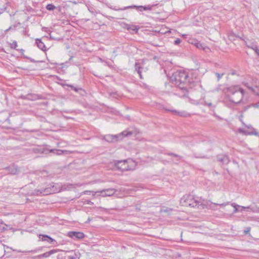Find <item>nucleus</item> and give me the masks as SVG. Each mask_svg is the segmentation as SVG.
<instances>
[{
  "label": "nucleus",
  "instance_id": "1",
  "mask_svg": "<svg viewBox=\"0 0 259 259\" xmlns=\"http://www.w3.org/2000/svg\"><path fill=\"white\" fill-rule=\"evenodd\" d=\"M180 203L185 206L197 207L198 208H204L203 200L198 197H195L192 195H186L181 199Z\"/></svg>",
  "mask_w": 259,
  "mask_h": 259
},
{
  "label": "nucleus",
  "instance_id": "2",
  "mask_svg": "<svg viewBox=\"0 0 259 259\" xmlns=\"http://www.w3.org/2000/svg\"><path fill=\"white\" fill-rule=\"evenodd\" d=\"M228 99L231 102L237 104L239 103L243 98V90L238 86H233L228 89Z\"/></svg>",
  "mask_w": 259,
  "mask_h": 259
},
{
  "label": "nucleus",
  "instance_id": "3",
  "mask_svg": "<svg viewBox=\"0 0 259 259\" xmlns=\"http://www.w3.org/2000/svg\"><path fill=\"white\" fill-rule=\"evenodd\" d=\"M60 185L58 184L51 183L45 187H42L35 190L31 193L32 195H45L55 193L60 191Z\"/></svg>",
  "mask_w": 259,
  "mask_h": 259
},
{
  "label": "nucleus",
  "instance_id": "4",
  "mask_svg": "<svg viewBox=\"0 0 259 259\" xmlns=\"http://www.w3.org/2000/svg\"><path fill=\"white\" fill-rule=\"evenodd\" d=\"M243 84L251 92L259 95V82L256 79L249 77L244 81ZM255 106L259 107V103L256 104Z\"/></svg>",
  "mask_w": 259,
  "mask_h": 259
},
{
  "label": "nucleus",
  "instance_id": "5",
  "mask_svg": "<svg viewBox=\"0 0 259 259\" xmlns=\"http://www.w3.org/2000/svg\"><path fill=\"white\" fill-rule=\"evenodd\" d=\"M117 168L121 171L132 170L135 169L136 164L132 160H121L115 163Z\"/></svg>",
  "mask_w": 259,
  "mask_h": 259
},
{
  "label": "nucleus",
  "instance_id": "6",
  "mask_svg": "<svg viewBox=\"0 0 259 259\" xmlns=\"http://www.w3.org/2000/svg\"><path fill=\"white\" fill-rule=\"evenodd\" d=\"M132 133L126 131H123L121 133L116 135H107L105 137L104 139L108 142H114L118 140H122L124 137H127L131 135Z\"/></svg>",
  "mask_w": 259,
  "mask_h": 259
},
{
  "label": "nucleus",
  "instance_id": "7",
  "mask_svg": "<svg viewBox=\"0 0 259 259\" xmlns=\"http://www.w3.org/2000/svg\"><path fill=\"white\" fill-rule=\"evenodd\" d=\"M38 152H40L41 153L47 154L48 152H51L56 155H61L63 153H67L68 151L66 150H62L60 149H48L45 147H39L36 149Z\"/></svg>",
  "mask_w": 259,
  "mask_h": 259
},
{
  "label": "nucleus",
  "instance_id": "8",
  "mask_svg": "<svg viewBox=\"0 0 259 259\" xmlns=\"http://www.w3.org/2000/svg\"><path fill=\"white\" fill-rule=\"evenodd\" d=\"M238 131L239 133L244 135H258V133L255 132V129L250 125H245L244 127L239 128Z\"/></svg>",
  "mask_w": 259,
  "mask_h": 259
},
{
  "label": "nucleus",
  "instance_id": "9",
  "mask_svg": "<svg viewBox=\"0 0 259 259\" xmlns=\"http://www.w3.org/2000/svg\"><path fill=\"white\" fill-rule=\"evenodd\" d=\"M116 190L113 188H109L99 191L100 194L98 195L102 197L111 196L116 192Z\"/></svg>",
  "mask_w": 259,
  "mask_h": 259
},
{
  "label": "nucleus",
  "instance_id": "10",
  "mask_svg": "<svg viewBox=\"0 0 259 259\" xmlns=\"http://www.w3.org/2000/svg\"><path fill=\"white\" fill-rule=\"evenodd\" d=\"M67 236L73 239H81L84 238V235L81 232L70 231L68 232Z\"/></svg>",
  "mask_w": 259,
  "mask_h": 259
},
{
  "label": "nucleus",
  "instance_id": "11",
  "mask_svg": "<svg viewBox=\"0 0 259 259\" xmlns=\"http://www.w3.org/2000/svg\"><path fill=\"white\" fill-rule=\"evenodd\" d=\"M176 74V79L179 80L181 82H186L188 77V74L185 71H179Z\"/></svg>",
  "mask_w": 259,
  "mask_h": 259
},
{
  "label": "nucleus",
  "instance_id": "12",
  "mask_svg": "<svg viewBox=\"0 0 259 259\" xmlns=\"http://www.w3.org/2000/svg\"><path fill=\"white\" fill-rule=\"evenodd\" d=\"M203 204L204 208L207 207L212 210H217V206L219 205L218 203H212L210 201H206L205 202L204 200H203Z\"/></svg>",
  "mask_w": 259,
  "mask_h": 259
},
{
  "label": "nucleus",
  "instance_id": "13",
  "mask_svg": "<svg viewBox=\"0 0 259 259\" xmlns=\"http://www.w3.org/2000/svg\"><path fill=\"white\" fill-rule=\"evenodd\" d=\"M8 230H13V228L10 225H7L0 219V232H4Z\"/></svg>",
  "mask_w": 259,
  "mask_h": 259
},
{
  "label": "nucleus",
  "instance_id": "14",
  "mask_svg": "<svg viewBox=\"0 0 259 259\" xmlns=\"http://www.w3.org/2000/svg\"><path fill=\"white\" fill-rule=\"evenodd\" d=\"M57 252L56 250H51L48 252H46L43 254L38 255L36 256H34V258H40L41 257H48L50 256L53 253H55Z\"/></svg>",
  "mask_w": 259,
  "mask_h": 259
},
{
  "label": "nucleus",
  "instance_id": "15",
  "mask_svg": "<svg viewBox=\"0 0 259 259\" xmlns=\"http://www.w3.org/2000/svg\"><path fill=\"white\" fill-rule=\"evenodd\" d=\"M171 112L174 113L175 114L178 115L182 117H187L190 116V114L188 112H186L185 111H178L176 110H172L171 111Z\"/></svg>",
  "mask_w": 259,
  "mask_h": 259
},
{
  "label": "nucleus",
  "instance_id": "16",
  "mask_svg": "<svg viewBox=\"0 0 259 259\" xmlns=\"http://www.w3.org/2000/svg\"><path fill=\"white\" fill-rule=\"evenodd\" d=\"M36 44L38 48L41 50L46 51V46L44 45V42L41 41V39L37 38L35 40Z\"/></svg>",
  "mask_w": 259,
  "mask_h": 259
},
{
  "label": "nucleus",
  "instance_id": "17",
  "mask_svg": "<svg viewBox=\"0 0 259 259\" xmlns=\"http://www.w3.org/2000/svg\"><path fill=\"white\" fill-rule=\"evenodd\" d=\"M231 206L234 207V210L233 212L234 213H237V212L239 211V208H241L242 209H245V207L240 206L235 203H231Z\"/></svg>",
  "mask_w": 259,
  "mask_h": 259
},
{
  "label": "nucleus",
  "instance_id": "18",
  "mask_svg": "<svg viewBox=\"0 0 259 259\" xmlns=\"http://www.w3.org/2000/svg\"><path fill=\"white\" fill-rule=\"evenodd\" d=\"M191 43L195 45L197 48L203 49H204L203 48L202 44L196 39L192 40Z\"/></svg>",
  "mask_w": 259,
  "mask_h": 259
},
{
  "label": "nucleus",
  "instance_id": "19",
  "mask_svg": "<svg viewBox=\"0 0 259 259\" xmlns=\"http://www.w3.org/2000/svg\"><path fill=\"white\" fill-rule=\"evenodd\" d=\"M247 47L252 49L256 55L259 56V48L256 45H252L251 46H247Z\"/></svg>",
  "mask_w": 259,
  "mask_h": 259
},
{
  "label": "nucleus",
  "instance_id": "20",
  "mask_svg": "<svg viewBox=\"0 0 259 259\" xmlns=\"http://www.w3.org/2000/svg\"><path fill=\"white\" fill-rule=\"evenodd\" d=\"M42 238H41L42 241H47V239H46V238H47L49 239V240H47V241L51 243H52L54 241H55L54 239H53V238H52L51 237H50V236H49L48 235H42Z\"/></svg>",
  "mask_w": 259,
  "mask_h": 259
},
{
  "label": "nucleus",
  "instance_id": "21",
  "mask_svg": "<svg viewBox=\"0 0 259 259\" xmlns=\"http://www.w3.org/2000/svg\"><path fill=\"white\" fill-rule=\"evenodd\" d=\"M136 7H137L136 6L133 5V6L124 7L123 8H119V9L113 8V10H114L115 11H123V10H126V9H132V8H136Z\"/></svg>",
  "mask_w": 259,
  "mask_h": 259
},
{
  "label": "nucleus",
  "instance_id": "22",
  "mask_svg": "<svg viewBox=\"0 0 259 259\" xmlns=\"http://www.w3.org/2000/svg\"><path fill=\"white\" fill-rule=\"evenodd\" d=\"M245 209H249L250 211H251L253 212H259V208L257 207H250V206H247L245 207Z\"/></svg>",
  "mask_w": 259,
  "mask_h": 259
},
{
  "label": "nucleus",
  "instance_id": "23",
  "mask_svg": "<svg viewBox=\"0 0 259 259\" xmlns=\"http://www.w3.org/2000/svg\"><path fill=\"white\" fill-rule=\"evenodd\" d=\"M136 70H137L140 77L142 78V73L143 72V70H144V68L141 66H139L138 68H136Z\"/></svg>",
  "mask_w": 259,
  "mask_h": 259
},
{
  "label": "nucleus",
  "instance_id": "24",
  "mask_svg": "<svg viewBox=\"0 0 259 259\" xmlns=\"http://www.w3.org/2000/svg\"><path fill=\"white\" fill-rule=\"evenodd\" d=\"M8 169L10 171V173L11 174L14 175L17 172V169L13 166L8 167Z\"/></svg>",
  "mask_w": 259,
  "mask_h": 259
},
{
  "label": "nucleus",
  "instance_id": "25",
  "mask_svg": "<svg viewBox=\"0 0 259 259\" xmlns=\"http://www.w3.org/2000/svg\"><path fill=\"white\" fill-rule=\"evenodd\" d=\"M56 8V7L53 4H48L46 6V9L49 11H53Z\"/></svg>",
  "mask_w": 259,
  "mask_h": 259
},
{
  "label": "nucleus",
  "instance_id": "26",
  "mask_svg": "<svg viewBox=\"0 0 259 259\" xmlns=\"http://www.w3.org/2000/svg\"><path fill=\"white\" fill-rule=\"evenodd\" d=\"M219 160L223 163H228L229 161L228 157L226 156H224L222 158L219 159Z\"/></svg>",
  "mask_w": 259,
  "mask_h": 259
},
{
  "label": "nucleus",
  "instance_id": "27",
  "mask_svg": "<svg viewBox=\"0 0 259 259\" xmlns=\"http://www.w3.org/2000/svg\"><path fill=\"white\" fill-rule=\"evenodd\" d=\"M139 8H142L145 11L146 10H151L152 7L150 6H139Z\"/></svg>",
  "mask_w": 259,
  "mask_h": 259
},
{
  "label": "nucleus",
  "instance_id": "28",
  "mask_svg": "<svg viewBox=\"0 0 259 259\" xmlns=\"http://www.w3.org/2000/svg\"><path fill=\"white\" fill-rule=\"evenodd\" d=\"M11 47L12 48L16 49L17 47V43L16 41H13V42L11 44Z\"/></svg>",
  "mask_w": 259,
  "mask_h": 259
},
{
  "label": "nucleus",
  "instance_id": "29",
  "mask_svg": "<svg viewBox=\"0 0 259 259\" xmlns=\"http://www.w3.org/2000/svg\"><path fill=\"white\" fill-rule=\"evenodd\" d=\"M215 75H217V76L218 77V79L220 80L223 76L224 73H216Z\"/></svg>",
  "mask_w": 259,
  "mask_h": 259
},
{
  "label": "nucleus",
  "instance_id": "30",
  "mask_svg": "<svg viewBox=\"0 0 259 259\" xmlns=\"http://www.w3.org/2000/svg\"><path fill=\"white\" fill-rule=\"evenodd\" d=\"M127 29H131L133 30H138V28H137V26H135V25H133L132 26H131L130 27H127Z\"/></svg>",
  "mask_w": 259,
  "mask_h": 259
},
{
  "label": "nucleus",
  "instance_id": "31",
  "mask_svg": "<svg viewBox=\"0 0 259 259\" xmlns=\"http://www.w3.org/2000/svg\"><path fill=\"white\" fill-rule=\"evenodd\" d=\"M181 42V40L180 38H177V39L175 41V45H179V44H180Z\"/></svg>",
  "mask_w": 259,
  "mask_h": 259
},
{
  "label": "nucleus",
  "instance_id": "32",
  "mask_svg": "<svg viewBox=\"0 0 259 259\" xmlns=\"http://www.w3.org/2000/svg\"><path fill=\"white\" fill-rule=\"evenodd\" d=\"M91 193H92L93 196H95L96 194L98 195V194H100V192H99V191H91Z\"/></svg>",
  "mask_w": 259,
  "mask_h": 259
},
{
  "label": "nucleus",
  "instance_id": "33",
  "mask_svg": "<svg viewBox=\"0 0 259 259\" xmlns=\"http://www.w3.org/2000/svg\"><path fill=\"white\" fill-rule=\"evenodd\" d=\"M229 204V202H227L226 203H222V204H219L218 205L221 206H225L228 205Z\"/></svg>",
  "mask_w": 259,
  "mask_h": 259
},
{
  "label": "nucleus",
  "instance_id": "34",
  "mask_svg": "<svg viewBox=\"0 0 259 259\" xmlns=\"http://www.w3.org/2000/svg\"><path fill=\"white\" fill-rule=\"evenodd\" d=\"M250 231V227H248V228H246V229L245 230H244V232L245 234H247Z\"/></svg>",
  "mask_w": 259,
  "mask_h": 259
},
{
  "label": "nucleus",
  "instance_id": "35",
  "mask_svg": "<svg viewBox=\"0 0 259 259\" xmlns=\"http://www.w3.org/2000/svg\"><path fill=\"white\" fill-rule=\"evenodd\" d=\"M19 252H21L22 251H18ZM23 252H36V250H31V251H22Z\"/></svg>",
  "mask_w": 259,
  "mask_h": 259
},
{
  "label": "nucleus",
  "instance_id": "36",
  "mask_svg": "<svg viewBox=\"0 0 259 259\" xmlns=\"http://www.w3.org/2000/svg\"><path fill=\"white\" fill-rule=\"evenodd\" d=\"M89 193H91V192L90 191H84V192H82V193L84 194H88Z\"/></svg>",
  "mask_w": 259,
  "mask_h": 259
},
{
  "label": "nucleus",
  "instance_id": "37",
  "mask_svg": "<svg viewBox=\"0 0 259 259\" xmlns=\"http://www.w3.org/2000/svg\"><path fill=\"white\" fill-rule=\"evenodd\" d=\"M87 203L88 204H93V202H92L90 200H87Z\"/></svg>",
  "mask_w": 259,
  "mask_h": 259
},
{
  "label": "nucleus",
  "instance_id": "38",
  "mask_svg": "<svg viewBox=\"0 0 259 259\" xmlns=\"http://www.w3.org/2000/svg\"><path fill=\"white\" fill-rule=\"evenodd\" d=\"M4 12V10L3 9H0V14L3 13Z\"/></svg>",
  "mask_w": 259,
  "mask_h": 259
},
{
  "label": "nucleus",
  "instance_id": "39",
  "mask_svg": "<svg viewBox=\"0 0 259 259\" xmlns=\"http://www.w3.org/2000/svg\"><path fill=\"white\" fill-rule=\"evenodd\" d=\"M97 59L100 61V63H103V61L101 59L98 58Z\"/></svg>",
  "mask_w": 259,
  "mask_h": 259
},
{
  "label": "nucleus",
  "instance_id": "40",
  "mask_svg": "<svg viewBox=\"0 0 259 259\" xmlns=\"http://www.w3.org/2000/svg\"><path fill=\"white\" fill-rule=\"evenodd\" d=\"M169 155H173V156H178V155H177L176 154H174V153H170V154H169Z\"/></svg>",
  "mask_w": 259,
  "mask_h": 259
},
{
  "label": "nucleus",
  "instance_id": "41",
  "mask_svg": "<svg viewBox=\"0 0 259 259\" xmlns=\"http://www.w3.org/2000/svg\"><path fill=\"white\" fill-rule=\"evenodd\" d=\"M207 105L208 106H211V103H207Z\"/></svg>",
  "mask_w": 259,
  "mask_h": 259
},
{
  "label": "nucleus",
  "instance_id": "42",
  "mask_svg": "<svg viewBox=\"0 0 259 259\" xmlns=\"http://www.w3.org/2000/svg\"><path fill=\"white\" fill-rule=\"evenodd\" d=\"M219 90V88H217V89H214L213 91H218Z\"/></svg>",
  "mask_w": 259,
  "mask_h": 259
},
{
  "label": "nucleus",
  "instance_id": "43",
  "mask_svg": "<svg viewBox=\"0 0 259 259\" xmlns=\"http://www.w3.org/2000/svg\"><path fill=\"white\" fill-rule=\"evenodd\" d=\"M244 209H242L241 208H239V211H242Z\"/></svg>",
  "mask_w": 259,
  "mask_h": 259
},
{
  "label": "nucleus",
  "instance_id": "44",
  "mask_svg": "<svg viewBox=\"0 0 259 259\" xmlns=\"http://www.w3.org/2000/svg\"><path fill=\"white\" fill-rule=\"evenodd\" d=\"M69 259H73V257H71V256H69Z\"/></svg>",
  "mask_w": 259,
  "mask_h": 259
},
{
  "label": "nucleus",
  "instance_id": "45",
  "mask_svg": "<svg viewBox=\"0 0 259 259\" xmlns=\"http://www.w3.org/2000/svg\"><path fill=\"white\" fill-rule=\"evenodd\" d=\"M182 36H183V37H186V34H183V35H182Z\"/></svg>",
  "mask_w": 259,
  "mask_h": 259
}]
</instances>
